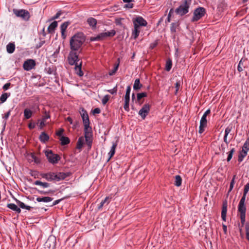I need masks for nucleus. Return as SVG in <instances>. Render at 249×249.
I'll return each mask as SVG.
<instances>
[{
	"mask_svg": "<svg viewBox=\"0 0 249 249\" xmlns=\"http://www.w3.org/2000/svg\"><path fill=\"white\" fill-rule=\"evenodd\" d=\"M246 198H241L240 199L238 206V211L240 214H246V207L245 205Z\"/></svg>",
	"mask_w": 249,
	"mask_h": 249,
	"instance_id": "obj_16",
	"label": "nucleus"
},
{
	"mask_svg": "<svg viewBox=\"0 0 249 249\" xmlns=\"http://www.w3.org/2000/svg\"><path fill=\"white\" fill-rule=\"evenodd\" d=\"M180 86V81H178L175 84V88H176V91L175 92V95H177Z\"/></svg>",
	"mask_w": 249,
	"mask_h": 249,
	"instance_id": "obj_52",
	"label": "nucleus"
},
{
	"mask_svg": "<svg viewBox=\"0 0 249 249\" xmlns=\"http://www.w3.org/2000/svg\"><path fill=\"white\" fill-rule=\"evenodd\" d=\"M235 152V149L234 148H232L231 150L228 153V157H227V161H230L232 157V155L233 154V153H234Z\"/></svg>",
	"mask_w": 249,
	"mask_h": 249,
	"instance_id": "obj_46",
	"label": "nucleus"
},
{
	"mask_svg": "<svg viewBox=\"0 0 249 249\" xmlns=\"http://www.w3.org/2000/svg\"><path fill=\"white\" fill-rule=\"evenodd\" d=\"M228 203L227 200L223 202L222 211H221V218L224 221H226V215L227 212Z\"/></svg>",
	"mask_w": 249,
	"mask_h": 249,
	"instance_id": "obj_17",
	"label": "nucleus"
},
{
	"mask_svg": "<svg viewBox=\"0 0 249 249\" xmlns=\"http://www.w3.org/2000/svg\"><path fill=\"white\" fill-rule=\"evenodd\" d=\"M45 70L46 71L47 73L49 74H51L53 72V71L50 67L46 68Z\"/></svg>",
	"mask_w": 249,
	"mask_h": 249,
	"instance_id": "obj_64",
	"label": "nucleus"
},
{
	"mask_svg": "<svg viewBox=\"0 0 249 249\" xmlns=\"http://www.w3.org/2000/svg\"><path fill=\"white\" fill-rule=\"evenodd\" d=\"M249 191V183H248L245 185V186L244 187L243 195L241 198H246L247 194L248 193Z\"/></svg>",
	"mask_w": 249,
	"mask_h": 249,
	"instance_id": "obj_42",
	"label": "nucleus"
},
{
	"mask_svg": "<svg viewBox=\"0 0 249 249\" xmlns=\"http://www.w3.org/2000/svg\"><path fill=\"white\" fill-rule=\"evenodd\" d=\"M179 26L178 22H173L171 24L170 30L172 34H175L177 31V28Z\"/></svg>",
	"mask_w": 249,
	"mask_h": 249,
	"instance_id": "obj_35",
	"label": "nucleus"
},
{
	"mask_svg": "<svg viewBox=\"0 0 249 249\" xmlns=\"http://www.w3.org/2000/svg\"><path fill=\"white\" fill-rule=\"evenodd\" d=\"M109 197L108 196H107L104 200H103L101 203H100L99 206H98V209H101L104 205L105 203H107V204L109 203L108 201Z\"/></svg>",
	"mask_w": 249,
	"mask_h": 249,
	"instance_id": "obj_43",
	"label": "nucleus"
},
{
	"mask_svg": "<svg viewBox=\"0 0 249 249\" xmlns=\"http://www.w3.org/2000/svg\"><path fill=\"white\" fill-rule=\"evenodd\" d=\"M116 32L114 30H111L107 32H103L95 36L90 37V41H100L106 39L108 37H112L115 35Z\"/></svg>",
	"mask_w": 249,
	"mask_h": 249,
	"instance_id": "obj_5",
	"label": "nucleus"
},
{
	"mask_svg": "<svg viewBox=\"0 0 249 249\" xmlns=\"http://www.w3.org/2000/svg\"><path fill=\"white\" fill-rule=\"evenodd\" d=\"M133 24H136L141 26L145 27L147 24L146 20L142 17L138 16L132 19Z\"/></svg>",
	"mask_w": 249,
	"mask_h": 249,
	"instance_id": "obj_14",
	"label": "nucleus"
},
{
	"mask_svg": "<svg viewBox=\"0 0 249 249\" xmlns=\"http://www.w3.org/2000/svg\"><path fill=\"white\" fill-rule=\"evenodd\" d=\"M11 93L10 92L3 93L0 97V105L6 102L7 98L9 97Z\"/></svg>",
	"mask_w": 249,
	"mask_h": 249,
	"instance_id": "obj_23",
	"label": "nucleus"
},
{
	"mask_svg": "<svg viewBox=\"0 0 249 249\" xmlns=\"http://www.w3.org/2000/svg\"><path fill=\"white\" fill-rule=\"evenodd\" d=\"M192 3V0H183L180 5L176 9L177 15L183 16L189 12V9Z\"/></svg>",
	"mask_w": 249,
	"mask_h": 249,
	"instance_id": "obj_3",
	"label": "nucleus"
},
{
	"mask_svg": "<svg viewBox=\"0 0 249 249\" xmlns=\"http://www.w3.org/2000/svg\"><path fill=\"white\" fill-rule=\"evenodd\" d=\"M206 13L205 9L203 7H198L194 12L193 17L191 20L192 22L197 21L202 18Z\"/></svg>",
	"mask_w": 249,
	"mask_h": 249,
	"instance_id": "obj_9",
	"label": "nucleus"
},
{
	"mask_svg": "<svg viewBox=\"0 0 249 249\" xmlns=\"http://www.w3.org/2000/svg\"><path fill=\"white\" fill-rule=\"evenodd\" d=\"M174 13V9L173 8H171L169 12V14L168 15L167 18V21L168 22H170L171 20V17L172 15Z\"/></svg>",
	"mask_w": 249,
	"mask_h": 249,
	"instance_id": "obj_54",
	"label": "nucleus"
},
{
	"mask_svg": "<svg viewBox=\"0 0 249 249\" xmlns=\"http://www.w3.org/2000/svg\"><path fill=\"white\" fill-rule=\"evenodd\" d=\"M60 141L61 142V144L62 145H65L69 144L70 142V140L69 138L67 137L62 136L60 138Z\"/></svg>",
	"mask_w": 249,
	"mask_h": 249,
	"instance_id": "obj_33",
	"label": "nucleus"
},
{
	"mask_svg": "<svg viewBox=\"0 0 249 249\" xmlns=\"http://www.w3.org/2000/svg\"><path fill=\"white\" fill-rule=\"evenodd\" d=\"M142 85L140 83V81L139 79H136L134 81V84L133 85V89L135 90H138L141 89Z\"/></svg>",
	"mask_w": 249,
	"mask_h": 249,
	"instance_id": "obj_29",
	"label": "nucleus"
},
{
	"mask_svg": "<svg viewBox=\"0 0 249 249\" xmlns=\"http://www.w3.org/2000/svg\"><path fill=\"white\" fill-rule=\"evenodd\" d=\"M33 115V112L29 108H25L24 110V116L25 119H30Z\"/></svg>",
	"mask_w": 249,
	"mask_h": 249,
	"instance_id": "obj_30",
	"label": "nucleus"
},
{
	"mask_svg": "<svg viewBox=\"0 0 249 249\" xmlns=\"http://www.w3.org/2000/svg\"><path fill=\"white\" fill-rule=\"evenodd\" d=\"M17 204L19 206V207H18V206L14 203H9L7 205V207L9 209L15 211L18 213H19L21 212L20 208L26 209L27 210H30L31 209V207L30 206L26 205L23 202L20 201L18 199L16 198H14Z\"/></svg>",
	"mask_w": 249,
	"mask_h": 249,
	"instance_id": "obj_4",
	"label": "nucleus"
},
{
	"mask_svg": "<svg viewBox=\"0 0 249 249\" xmlns=\"http://www.w3.org/2000/svg\"><path fill=\"white\" fill-rule=\"evenodd\" d=\"M31 157L36 163L39 164L40 163V159L38 157H36L34 154H31Z\"/></svg>",
	"mask_w": 249,
	"mask_h": 249,
	"instance_id": "obj_47",
	"label": "nucleus"
},
{
	"mask_svg": "<svg viewBox=\"0 0 249 249\" xmlns=\"http://www.w3.org/2000/svg\"><path fill=\"white\" fill-rule=\"evenodd\" d=\"M85 41V36L83 33L79 32L73 35L70 39L71 50L80 51L83 44Z\"/></svg>",
	"mask_w": 249,
	"mask_h": 249,
	"instance_id": "obj_1",
	"label": "nucleus"
},
{
	"mask_svg": "<svg viewBox=\"0 0 249 249\" xmlns=\"http://www.w3.org/2000/svg\"><path fill=\"white\" fill-rule=\"evenodd\" d=\"M82 62H81L79 64L75 65V71L77 75L80 76L83 75L84 73L81 70Z\"/></svg>",
	"mask_w": 249,
	"mask_h": 249,
	"instance_id": "obj_24",
	"label": "nucleus"
},
{
	"mask_svg": "<svg viewBox=\"0 0 249 249\" xmlns=\"http://www.w3.org/2000/svg\"><path fill=\"white\" fill-rule=\"evenodd\" d=\"M69 173L64 172H48L47 173H42L40 176L43 178H45L48 181H59L64 180L69 176Z\"/></svg>",
	"mask_w": 249,
	"mask_h": 249,
	"instance_id": "obj_2",
	"label": "nucleus"
},
{
	"mask_svg": "<svg viewBox=\"0 0 249 249\" xmlns=\"http://www.w3.org/2000/svg\"><path fill=\"white\" fill-rule=\"evenodd\" d=\"M211 113V110L210 109H208L204 113V114H203L202 116H205L206 117H207V115H208L209 114H210Z\"/></svg>",
	"mask_w": 249,
	"mask_h": 249,
	"instance_id": "obj_61",
	"label": "nucleus"
},
{
	"mask_svg": "<svg viewBox=\"0 0 249 249\" xmlns=\"http://www.w3.org/2000/svg\"><path fill=\"white\" fill-rule=\"evenodd\" d=\"M13 12L17 17H20V18H22V19H23L24 20L27 21L30 18V13L26 10L14 9Z\"/></svg>",
	"mask_w": 249,
	"mask_h": 249,
	"instance_id": "obj_10",
	"label": "nucleus"
},
{
	"mask_svg": "<svg viewBox=\"0 0 249 249\" xmlns=\"http://www.w3.org/2000/svg\"><path fill=\"white\" fill-rule=\"evenodd\" d=\"M84 143V139L83 137H80L78 138L76 148L78 149H81Z\"/></svg>",
	"mask_w": 249,
	"mask_h": 249,
	"instance_id": "obj_34",
	"label": "nucleus"
},
{
	"mask_svg": "<svg viewBox=\"0 0 249 249\" xmlns=\"http://www.w3.org/2000/svg\"><path fill=\"white\" fill-rule=\"evenodd\" d=\"M11 109H10L6 113H5L4 114H3L2 115V119L3 120L2 123L4 124V125H6V121L9 117V116L11 114Z\"/></svg>",
	"mask_w": 249,
	"mask_h": 249,
	"instance_id": "obj_38",
	"label": "nucleus"
},
{
	"mask_svg": "<svg viewBox=\"0 0 249 249\" xmlns=\"http://www.w3.org/2000/svg\"><path fill=\"white\" fill-rule=\"evenodd\" d=\"M38 193L40 194H53L54 191L53 190H49L48 191H38Z\"/></svg>",
	"mask_w": 249,
	"mask_h": 249,
	"instance_id": "obj_55",
	"label": "nucleus"
},
{
	"mask_svg": "<svg viewBox=\"0 0 249 249\" xmlns=\"http://www.w3.org/2000/svg\"><path fill=\"white\" fill-rule=\"evenodd\" d=\"M110 98V96L109 95H105L102 99V103L105 105L107 102L108 101Z\"/></svg>",
	"mask_w": 249,
	"mask_h": 249,
	"instance_id": "obj_49",
	"label": "nucleus"
},
{
	"mask_svg": "<svg viewBox=\"0 0 249 249\" xmlns=\"http://www.w3.org/2000/svg\"><path fill=\"white\" fill-rule=\"evenodd\" d=\"M57 22L54 21L51 23L49 26L48 27V32L49 34H53L54 33V30L57 26Z\"/></svg>",
	"mask_w": 249,
	"mask_h": 249,
	"instance_id": "obj_20",
	"label": "nucleus"
},
{
	"mask_svg": "<svg viewBox=\"0 0 249 249\" xmlns=\"http://www.w3.org/2000/svg\"><path fill=\"white\" fill-rule=\"evenodd\" d=\"M141 32V30H139L137 29L136 28H133L132 30V33H131V38L136 39L138 38L139 36L140 33Z\"/></svg>",
	"mask_w": 249,
	"mask_h": 249,
	"instance_id": "obj_32",
	"label": "nucleus"
},
{
	"mask_svg": "<svg viewBox=\"0 0 249 249\" xmlns=\"http://www.w3.org/2000/svg\"><path fill=\"white\" fill-rule=\"evenodd\" d=\"M158 44V40H155L154 42H152L150 45V48L151 49H154L156 47Z\"/></svg>",
	"mask_w": 249,
	"mask_h": 249,
	"instance_id": "obj_56",
	"label": "nucleus"
},
{
	"mask_svg": "<svg viewBox=\"0 0 249 249\" xmlns=\"http://www.w3.org/2000/svg\"><path fill=\"white\" fill-rule=\"evenodd\" d=\"M172 67V61L171 59H168L166 61L165 65V70L167 71H169Z\"/></svg>",
	"mask_w": 249,
	"mask_h": 249,
	"instance_id": "obj_36",
	"label": "nucleus"
},
{
	"mask_svg": "<svg viewBox=\"0 0 249 249\" xmlns=\"http://www.w3.org/2000/svg\"><path fill=\"white\" fill-rule=\"evenodd\" d=\"M147 96V93L146 92H142L137 94V100L140 101L142 98L145 97Z\"/></svg>",
	"mask_w": 249,
	"mask_h": 249,
	"instance_id": "obj_51",
	"label": "nucleus"
},
{
	"mask_svg": "<svg viewBox=\"0 0 249 249\" xmlns=\"http://www.w3.org/2000/svg\"><path fill=\"white\" fill-rule=\"evenodd\" d=\"M36 201L38 202H49L53 200V198L49 196H45L43 197H38L36 199Z\"/></svg>",
	"mask_w": 249,
	"mask_h": 249,
	"instance_id": "obj_26",
	"label": "nucleus"
},
{
	"mask_svg": "<svg viewBox=\"0 0 249 249\" xmlns=\"http://www.w3.org/2000/svg\"><path fill=\"white\" fill-rule=\"evenodd\" d=\"M124 108L125 111H129V100H124Z\"/></svg>",
	"mask_w": 249,
	"mask_h": 249,
	"instance_id": "obj_50",
	"label": "nucleus"
},
{
	"mask_svg": "<svg viewBox=\"0 0 249 249\" xmlns=\"http://www.w3.org/2000/svg\"><path fill=\"white\" fill-rule=\"evenodd\" d=\"M242 64V60H241L240 61H239V63L238 65V67H237V70L239 71H243V69L241 67V65Z\"/></svg>",
	"mask_w": 249,
	"mask_h": 249,
	"instance_id": "obj_59",
	"label": "nucleus"
},
{
	"mask_svg": "<svg viewBox=\"0 0 249 249\" xmlns=\"http://www.w3.org/2000/svg\"><path fill=\"white\" fill-rule=\"evenodd\" d=\"M231 131V128L229 127H227L226 128L225 130V135L223 138L224 142L226 143V144H228L229 143V141H228L227 140V137Z\"/></svg>",
	"mask_w": 249,
	"mask_h": 249,
	"instance_id": "obj_31",
	"label": "nucleus"
},
{
	"mask_svg": "<svg viewBox=\"0 0 249 249\" xmlns=\"http://www.w3.org/2000/svg\"><path fill=\"white\" fill-rule=\"evenodd\" d=\"M182 178L179 175H177L175 177V181L174 184L176 186L179 187L181 185Z\"/></svg>",
	"mask_w": 249,
	"mask_h": 249,
	"instance_id": "obj_39",
	"label": "nucleus"
},
{
	"mask_svg": "<svg viewBox=\"0 0 249 249\" xmlns=\"http://www.w3.org/2000/svg\"><path fill=\"white\" fill-rule=\"evenodd\" d=\"M81 115L83 120V124H89V115L87 111L83 108L82 109Z\"/></svg>",
	"mask_w": 249,
	"mask_h": 249,
	"instance_id": "obj_18",
	"label": "nucleus"
},
{
	"mask_svg": "<svg viewBox=\"0 0 249 249\" xmlns=\"http://www.w3.org/2000/svg\"><path fill=\"white\" fill-rule=\"evenodd\" d=\"M61 13L60 12H58L55 16H54L52 18V20H54V19H57L61 15Z\"/></svg>",
	"mask_w": 249,
	"mask_h": 249,
	"instance_id": "obj_58",
	"label": "nucleus"
},
{
	"mask_svg": "<svg viewBox=\"0 0 249 249\" xmlns=\"http://www.w3.org/2000/svg\"><path fill=\"white\" fill-rule=\"evenodd\" d=\"M131 91V87L128 86L126 88V92L124 96V100L130 101V94Z\"/></svg>",
	"mask_w": 249,
	"mask_h": 249,
	"instance_id": "obj_40",
	"label": "nucleus"
},
{
	"mask_svg": "<svg viewBox=\"0 0 249 249\" xmlns=\"http://www.w3.org/2000/svg\"><path fill=\"white\" fill-rule=\"evenodd\" d=\"M235 178H236V175H234L233 176L232 178V179H231V183H230L229 192H231L232 190V189L233 188L234 184L235 183Z\"/></svg>",
	"mask_w": 249,
	"mask_h": 249,
	"instance_id": "obj_48",
	"label": "nucleus"
},
{
	"mask_svg": "<svg viewBox=\"0 0 249 249\" xmlns=\"http://www.w3.org/2000/svg\"><path fill=\"white\" fill-rule=\"evenodd\" d=\"M69 23L68 22H64L60 26L61 32H65Z\"/></svg>",
	"mask_w": 249,
	"mask_h": 249,
	"instance_id": "obj_45",
	"label": "nucleus"
},
{
	"mask_svg": "<svg viewBox=\"0 0 249 249\" xmlns=\"http://www.w3.org/2000/svg\"><path fill=\"white\" fill-rule=\"evenodd\" d=\"M15 50V45L14 43H9L6 46V51L8 53H12Z\"/></svg>",
	"mask_w": 249,
	"mask_h": 249,
	"instance_id": "obj_27",
	"label": "nucleus"
},
{
	"mask_svg": "<svg viewBox=\"0 0 249 249\" xmlns=\"http://www.w3.org/2000/svg\"><path fill=\"white\" fill-rule=\"evenodd\" d=\"M247 152L242 150L241 151H240L238 156V161L240 162L242 161L244 158L247 156Z\"/></svg>",
	"mask_w": 249,
	"mask_h": 249,
	"instance_id": "obj_37",
	"label": "nucleus"
},
{
	"mask_svg": "<svg viewBox=\"0 0 249 249\" xmlns=\"http://www.w3.org/2000/svg\"><path fill=\"white\" fill-rule=\"evenodd\" d=\"M44 154L50 163L55 164L60 160L61 157L58 154L53 153L52 150L47 149L44 151Z\"/></svg>",
	"mask_w": 249,
	"mask_h": 249,
	"instance_id": "obj_6",
	"label": "nucleus"
},
{
	"mask_svg": "<svg viewBox=\"0 0 249 249\" xmlns=\"http://www.w3.org/2000/svg\"><path fill=\"white\" fill-rule=\"evenodd\" d=\"M100 112H101V110H100V108H95L93 110V114H99L100 113Z\"/></svg>",
	"mask_w": 249,
	"mask_h": 249,
	"instance_id": "obj_62",
	"label": "nucleus"
},
{
	"mask_svg": "<svg viewBox=\"0 0 249 249\" xmlns=\"http://www.w3.org/2000/svg\"><path fill=\"white\" fill-rule=\"evenodd\" d=\"M150 111V105L146 104L143 105L142 108L139 111V115L141 116L142 119H144Z\"/></svg>",
	"mask_w": 249,
	"mask_h": 249,
	"instance_id": "obj_13",
	"label": "nucleus"
},
{
	"mask_svg": "<svg viewBox=\"0 0 249 249\" xmlns=\"http://www.w3.org/2000/svg\"><path fill=\"white\" fill-rule=\"evenodd\" d=\"M97 22V20L93 18L90 17L87 19V23L92 29H95L96 28Z\"/></svg>",
	"mask_w": 249,
	"mask_h": 249,
	"instance_id": "obj_19",
	"label": "nucleus"
},
{
	"mask_svg": "<svg viewBox=\"0 0 249 249\" xmlns=\"http://www.w3.org/2000/svg\"><path fill=\"white\" fill-rule=\"evenodd\" d=\"M64 131V130L63 129H61L60 130H59V131H58L57 132H56V135L58 136H62V134H63V132Z\"/></svg>",
	"mask_w": 249,
	"mask_h": 249,
	"instance_id": "obj_63",
	"label": "nucleus"
},
{
	"mask_svg": "<svg viewBox=\"0 0 249 249\" xmlns=\"http://www.w3.org/2000/svg\"><path fill=\"white\" fill-rule=\"evenodd\" d=\"M10 86H11V83H7L6 84H4L3 86L2 89L4 90H7L9 88Z\"/></svg>",
	"mask_w": 249,
	"mask_h": 249,
	"instance_id": "obj_57",
	"label": "nucleus"
},
{
	"mask_svg": "<svg viewBox=\"0 0 249 249\" xmlns=\"http://www.w3.org/2000/svg\"><path fill=\"white\" fill-rule=\"evenodd\" d=\"M242 150L248 152L249 150V137H248L242 147Z\"/></svg>",
	"mask_w": 249,
	"mask_h": 249,
	"instance_id": "obj_41",
	"label": "nucleus"
},
{
	"mask_svg": "<svg viewBox=\"0 0 249 249\" xmlns=\"http://www.w3.org/2000/svg\"><path fill=\"white\" fill-rule=\"evenodd\" d=\"M34 184L36 185H39L43 188H46L50 187V184L47 182H43L40 180H36Z\"/></svg>",
	"mask_w": 249,
	"mask_h": 249,
	"instance_id": "obj_28",
	"label": "nucleus"
},
{
	"mask_svg": "<svg viewBox=\"0 0 249 249\" xmlns=\"http://www.w3.org/2000/svg\"><path fill=\"white\" fill-rule=\"evenodd\" d=\"M117 143H113V144H112V146L111 147V149L110 150V151L108 153L109 158H108L107 161H109L110 160V159L114 155V154L115 153V149H116V148L117 147Z\"/></svg>",
	"mask_w": 249,
	"mask_h": 249,
	"instance_id": "obj_25",
	"label": "nucleus"
},
{
	"mask_svg": "<svg viewBox=\"0 0 249 249\" xmlns=\"http://www.w3.org/2000/svg\"><path fill=\"white\" fill-rule=\"evenodd\" d=\"M240 218L242 226L245 225L246 239L249 242V222L245 223L246 214H240Z\"/></svg>",
	"mask_w": 249,
	"mask_h": 249,
	"instance_id": "obj_11",
	"label": "nucleus"
},
{
	"mask_svg": "<svg viewBox=\"0 0 249 249\" xmlns=\"http://www.w3.org/2000/svg\"><path fill=\"white\" fill-rule=\"evenodd\" d=\"M207 125V117L202 116L200 121V125L199 127L198 132L200 134H202L205 131V128Z\"/></svg>",
	"mask_w": 249,
	"mask_h": 249,
	"instance_id": "obj_15",
	"label": "nucleus"
},
{
	"mask_svg": "<svg viewBox=\"0 0 249 249\" xmlns=\"http://www.w3.org/2000/svg\"><path fill=\"white\" fill-rule=\"evenodd\" d=\"M39 138L40 141L42 142L46 143L49 140V136L47 133L43 132L41 133V134L39 136Z\"/></svg>",
	"mask_w": 249,
	"mask_h": 249,
	"instance_id": "obj_22",
	"label": "nucleus"
},
{
	"mask_svg": "<svg viewBox=\"0 0 249 249\" xmlns=\"http://www.w3.org/2000/svg\"><path fill=\"white\" fill-rule=\"evenodd\" d=\"M35 66V61L33 59H30L24 61L23 65V67L24 70L29 71L34 69Z\"/></svg>",
	"mask_w": 249,
	"mask_h": 249,
	"instance_id": "obj_12",
	"label": "nucleus"
},
{
	"mask_svg": "<svg viewBox=\"0 0 249 249\" xmlns=\"http://www.w3.org/2000/svg\"><path fill=\"white\" fill-rule=\"evenodd\" d=\"M78 52H80V51H78ZM78 56V51L71 50L68 57L69 64L70 65L78 64V62L79 61Z\"/></svg>",
	"mask_w": 249,
	"mask_h": 249,
	"instance_id": "obj_8",
	"label": "nucleus"
},
{
	"mask_svg": "<svg viewBox=\"0 0 249 249\" xmlns=\"http://www.w3.org/2000/svg\"><path fill=\"white\" fill-rule=\"evenodd\" d=\"M84 136L87 144L89 146H91L92 143V138L93 136L91 127L89 124H84Z\"/></svg>",
	"mask_w": 249,
	"mask_h": 249,
	"instance_id": "obj_7",
	"label": "nucleus"
},
{
	"mask_svg": "<svg viewBox=\"0 0 249 249\" xmlns=\"http://www.w3.org/2000/svg\"><path fill=\"white\" fill-rule=\"evenodd\" d=\"M35 123H30V124H28V127L29 128V129H34L35 127Z\"/></svg>",
	"mask_w": 249,
	"mask_h": 249,
	"instance_id": "obj_60",
	"label": "nucleus"
},
{
	"mask_svg": "<svg viewBox=\"0 0 249 249\" xmlns=\"http://www.w3.org/2000/svg\"><path fill=\"white\" fill-rule=\"evenodd\" d=\"M50 118V115L49 113L46 111L45 112L44 115L43 116V117L39 123V125L40 128H42L44 126H45V122L47 119H48Z\"/></svg>",
	"mask_w": 249,
	"mask_h": 249,
	"instance_id": "obj_21",
	"label": "nucleus"
},
{
	"mask_svg": "<svg viewBox=\"0 0 249 249\" xmlns=\"http://www.w3.org/2000/svg\"><path fill=\"white\" fill-rule=\"evenodd\" d=\"M118 67H119V63L116 64L114 66V68L109 71L108 74L110 76H112V75H114L117 71V70L118 69Z\"/></svg>",
	"mask_w": 249,
	"mask_h": 249,
	"instance_id": "obj_44",
	"label": "nucleus"
},
{
	"mask_svg": "<svg viewBox=\"0 0 249 249\" xmlns=\"http://www.w3.org/2000/svg\"><path fill=\"white\" fill-rule=\"evenodd\" d=\"M106 91L107 92L111 93V94H114L116 93V92L117 91V86H116L113 89H111L107 90Z\"/></svg>",
	"mask_w": 249,
	"mask_h": 249,
	"instance_id": "obj_53",
	"label": "nucleus"
}]
</instances>
